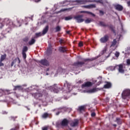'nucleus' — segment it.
Returning a JSON list of instances; mask_svg holds the SVG:
<instances>
[{
	"mask_svg": "<svg viewBox=\"0 0 130 130\" xmlns=\"http://www.w3.org/2000/svg\"><path fill=\"white\" fill-rule=\"evenodd\" d=\"M98 91V89L96 88H92L91 89H89L87 90V93H95V92H97Z\"/></svg>",
	"mask_w": 130,
	"mask_h": 130,
	"instance_id": "4468645a",
	"label": "nucleus"
},
{
	"mask_svg": "<svg viewBox=\"0 0 130 130\" xmlns=\"http://www.w3.org/2000/svg\"><path fill=\"white\" fill-rule=\"evenodd\" d=\"M86 109V106H81L80 107H79L78 109L79 110V111H80V112L81 111H84V110H85V109Z\"/></svg>",
	"mask_w": 130,
	"mask_h": 130,
	"instance_id": "aec40b11",
	"label": "nucleus"
},
{
	"mask_svg": "<svg viewBox=\"0 0 130 130\" xmlns=\"http://www.w3.org/2000/svg\"><path fill=\"white\" fill-rule=\"evenodd\" d=\"M18 59L19 60V63H20V59L19 58H18Z\"/></svg>",
	"mask_w": 130,
	"mask_h": 130,
	"instance_id": "052dcab7",
	"label": "nucleus"
},
{
	"mask_svg": "<svg viewBox=\"0 0 130 130\" xmlns=\"http://www.w3.org/2000/svg\"><path fill=\"white\" fill-rule=\"evenodd\" d=\"M100 14H102V15H103V14H104L103 11H100Z\"/></svg>",
	"mask_w": 130,
	"mask_h": 130,
	"instance_id": "864d4df0",
	"label": "nucleus"
},
{
	"mask_svg": "<svg viewBox=\"0 0 130 130\" xmlns=\"http://www.w3.org/2000/svg\"><path fill=\"white\" fill-rule=\"evenodd\" d=\"M49 115L47 113H45L44 114L42 115V118H47L48 117Z\"/></svg>",
	"mask_w": 130,
	"mask_h": 130,
	"instance_id": "c756f323",
	"label": "nucleus"
},
{
	"mask_svg": "<svg viewBox=\"0 0 130 130\" xmlns=\"http://www.w3.org/2000/svg\"><path fill=\"white\" fill-rule=\"evenodd\" d=\"M104 88L105 89H109V88H111V83L110 82H107L104 85Z\"/></svg>",
	"mask_w": 130,
	"mask_h": 130,
	"instance_id": "dca6fc26",
	"label": "nucleus"
},
{
	"mask_svg": "<svg viewBox=\"0 0 130 130\" xmlns=\"http://www.w3.org/2000/svg\"><path fill=\"white\" fill-rule=\"evenodd\" d=\"M78 124H79V120L75 119V120L72 121V122L70 124V125H71V126L75 127V126H77V125H78Z\"/></svg>",
	"mask_w": 130,
	"mask_h": 130,
	"instance_id": "0eeeda50",
	"label": "nucleus"
},
{
	"mask_svg": "<svg viewBox=\"0 0 130 130\" xmlns=\"http://www.w3.org/2000/svg\"><path fill=\"white\" fill-rule=\"evenodd\" d=\"M95 5L93 4L83 6L85 9H92V8H95Z\"/></svg>",
	"mask_w": 130,
	"mask_h": 130,
	"instance_id": "a211bd4d",
	"label": "nucleus"
},
{
	"mask_svg": "<svg viewBox=\"0 0 130 130\" xmlns=\"http://www.w3.org/2000/svg\"><path fill=\"white\" fill-rule=\"evenodd\" d=\"M44 94V93L43 92V94L41 93H32V95L34 96V98H35L36 99H38L40 97H42V95Z\"/></svg>",
	"mask_w": 130,
	"mask_h": 130,
	"instance_id": "1a4fd4ad",
	"label": "nucleus"
},
{
	"mask_svg": "<svg viewBox=\"0 0 130 130\" xmlns=\"http://www.w3.org/2000/svg\"><path fill=\"white\" fill-rule=\"evenodd\" d=\"M67 85L69 90H70V89L71 88V84L67 82L66 84H64V85Z\"/></svg>",
	"mask_w": 130,
	"mask_h": 130,
	"instance_id": "e433bc0d",
	"label": "nucleus"
},
{
	"mask_svg": "<svg viewBox=\"0 0 130 130\" xmlns=\"http://www.w3.org/2000/svg\"><path fill=\"white\" fill-rule=\"evenodd\" d=\"M114 126H116V124H113Z\"/></svg>",
	"mask_w": 130,
	"mask_h": 130,
	"instance_id": "e2e57ef3",
	"label": "nucleus"
},
{
	"mask_svg": "<svg viewBox=\"0 0 130 130\" xmlns=\"http://www.w3.org/2000/svg\"><path fill=\"white\" fill-rule=\"evenodd\" d=\"M42 130H48V127L47 126H45V127H43L42 128Z\"/></svg>",
	"mask_w": 130,
	"mask_h": 130,
	"instance_id": "79ce46f5",
	"label": "nucleus"
},
{
	"mask_svg": "<svg viewBox=\"0 0 130 130\" xmlns=\"http://www.w3.org/2000/svg\"><path fill=\"white\" fill-rule=\"evenodd\" d=\"M42 35H43L41 32H39V33L36 34V37L37 38L38 37H40V36H42Z\"/></svg>",
	"mask_w": 130,
	"mask_h": 130,
	"instance_id": "473e14b6",
	"label": "nucleus"
},
{
	"mask_svg": "<svg viewBox=\"0 0 130 130\" xmlns=\"http://www.w3.org/2000/svg\"><path fill=\"white\" fill-rule=\"evenodd\" d=\"M116 67H117V66H110L109 69L110 71H115V69H116Z\"/></svg>",
	"mask_w": 130,
	"mask_h": 130,
	"instance_id": "bb28decb",
	"label": "nucleus"
},
{
	"mask_svg": "<svg viewBox=\"0 0 130 130\" xmlns=\"http://www.w3.org/2000/svg\"><path fill=\"white\" fill-rule=\"evenodd\" d=\"M117 67H118V71L119 73H121L122 74L124 73V70H123V66L121 64L117 65Z\"/></svg>",
	"mask_w": 130,
	"mask_h": 130,
	"instance_id": "9d476101",
	"label": "nucleus"
},
{
	"mask_svg": "<svg viewBox=\"0 0 130 130\" xmlns=\"http://www.w3.org/2000/svg\"><path fill=\"white\" fill-rule=\"evenodd\" d=\"M24 41H25V42H27V41H29V38H25L24 39Z\"/></svg>",
	"mask_w": 130,
	"mask_h": 130,
	"instance_id": "c03bdc74",
	"label": "nucleus"
},
{
	"mask_svg": "<svg viewBox=\"0 0 130 130\" xmlns=\"http://www.w3.org/2000/svg\"><path fill=\"white\" fill-rule=\"evenodd\" d=\"M22 55L23 58L25 59L27 57V55H26V53L22 52Z\"/></svg>",
	"mask_w": 130,
	"mask_h": 130,
	"instance_id": "4c0bfd02",
	"label": "nucleus"
},
{
	"mask_svg": "<svg viewBox=\"0 0 130 130\" xmlns=\"http://www.w3.org/2000/svg\"><path fill=\"white\" fill-rule=\"evenodd\" d=\"M115 55L116 57H118V56H119V52H116V53H115Z\"/></svg>",
	"mask_w": 130,
	"mask_h": 130,
	"instance_id": "ea45409f",
	"label": "nucleus"
},
{
	"mask_svg": "<svg viewBox=\"0 0 130 130\" xmlns=\"http://www.w3.org/2000/svg\"><path fill=\"white\" fill-rule=\"evenodd\" d=\"M10 130H16V129H14V128H12V129H10Z\"/></svg>",
	"mask_w": 130,
	"mask_h": 130,
	"instance_id": "69168bd1",
	"label": "nucleus"
},
{
	"mask_svg": "<svg viewBox=\"0 0 130 130\" xmlns=\"http://www.w3.org/2000/svg\"><path fill=\"white\" fill-rule=\"evenodd\" d=\"M87 3H89V0H77L73 2V5H85V4H87Z\"/></svg>",
	"mask_w": 130,
	"mask_h": 130,
	"instance_id": "f257e3e1",
	"label": "nucleus"
},
{
	"mask_svg": "<svg viewBox=\"0 0 130 130\" xmlns=\"http://www.w3.org/2000/svg\"><path fill=\"white\" fill-rule=\"evenodd\" d=\"M91 22H92V20L90 19H87L85 20L86 24H89V23H91Z\"/></svg>",
	"mask_w": 130,
	"mask_h": 130,
	"instance_id": "72a5a7b5",
	"label": "nucleus"
},
{
	"mask_svg": "<svg viewBox=\"0 0 130 130\" xmlns=\"http://www.w3.org/2000/svg\"><path fill=\"white\" fill-rule=\"evenodd\" d=\"M100 25H101V26H106V25L105 24V23H104V22H101L100 23Z\"/></svg>",
	"mask_w": 130,
	"mask_h": 130,
	"instance_id": "37998d69",
	"label": "nucleus"
},
{
	"mask_svg": "<svg viewBox=\"0 0 130 130\" xmlns=\"http://www.w3.org/2000/svg\"><path fill=\"white\" fill-rule=\"evenodd\" d=\"M3 21H4V23H6V25H9V26H12V25H13V22L9 19V18L3 19Z\"/></svg>",
	"mask_w": 130,
	"mask_h": 130,
	"instance_id": "6e6552de",
	"label": "nucleus"
},
{
	"mask_svg": "<svg viewBox=\"0 0 130 130\" xmlns=\"http://www.w3.org/2000/svg\"><path fill=\"white\" fill-rule=\"evenodd\" d=\"M83 45H84V44H83L82 42H80L78 44V46H79V47H82Z\"/></svg>",
	"mask_w": 130,
	"mask_h": 130,
	"instance_id": "58836bf2",
	"label": "nucleus"
},
{
	"mask_svg": "<svg viewBox=\"0 0 130 130\" xmlns=\"http://www.w3.org/2000/svg\"><path fill=\"white\" fill-rule=\"evenodd\" d=\"M59 42H60V44H62V43H64V41L63 40H59Z\"/></svg>",
	"mask_w": 130,
	"mask_h": 130,
	"instance_id": "a18cd8bd",
	"label": "nucleus"
},
{
	"mask_svg": "<svg viewBox=\"0 0 130 130\" xmlns=\"http://www.w3.org/2000/svg\"><path fill=\"white\" fill-rule=\"evenodd\" d=\"M3 61H0V67H4V63L2 62Z\"/></svg>",
	"mask_w": 130,
	"mask_h": 130,
	"instance_id": "49530a36",
	"label": "nucleus"
},
{
	"mask_svg": "<svg viewBox=\"0 0 130 130\" xmlns=\"http://www.w3.org/2000/svg\"><path fill=\"white\" fill-rule=\"evenodd\" d=\"M28 51V47L27 46L23 47V48L22 49V52L26 53V51Z\"/></svg>",
	"mask_w": 130,
	"mask_h": 130,
	"instance_id": "7c9ffc66",
	"label": "nucleus"
},
{
	"mask_svg": "<svg viewBox=\"0 0 130 130\" xmlns=\"http://www.w3.org/2000/svg\"><path fill=\"white\" fill-rule=\"evenodd\" d=\"M72 19H73V18H72V17H71V16H68V17H65L64 20H65L66 21H69V20H72Z\"/></svg>",
	"mask_w": 130,
	"mask_h": 130,
	"instance_id": "f704fd0d",
	"label": "nucleus"
},
{
	"mask_svg": "<svg viewBox=\"0 0 130 130\" xmlns=\"http://www.w3.org/2000/svg\"><path fill=\"white\" fill-rule=\"evenodd\" d=\"M17 88H21L20 86H15V89H17Z\"/></svg>",
	"mask_w": 130,
	"mask_h": 130,
	"instance_id": "603ef678",
	"label": "nucleus"
},
{
	"mask_svg": "<svg viewBox=\"0 0 130 130\" xmlns=\"http://www.w3.org/2000/svg\"><path fill=\"white\" fill-rule=\"evenodd\" d=\"M47 75H48V73H47Z\"/></svg>",
	"mask_w": 130,
	"mask_h": 130,
	"instance_id": "774afa93",
	"label": "nucleus"
},
{
	"mask_svg": "<svg viewBox=\"0 0 130 130\" xmlns=\"http://www.w3.org/2000/svg\"><path fill=\"white\" fill-rule=\"evenodd\" d=\"M93 85V83L91 82H87L85 83L82 84V88H84V87H91Z\"/></svg>",
	"mask_w": 130,
	"mask_h": 130,
	"instance_id": "ddd939ff",
	"label": "nucleus"
},
{
	"mask_svg": "<svg viewBox=\"0 0 130 130\" xmlns=\"http://www.w3.org/2000/svg\"><path fill=\"white\" fill-rule=\"evenodd\" d=\"M55 32H59L61 30V27L59 26H57L55 27Z\"/></svg>",
	"mask_w": 130,
	"mask_h": 130,
	"instance_id": "a878e982",
	"label": "nucleus"
},
{
	"mask_svg": "<svg viewBox=\"0 0 130 130\" xmlns=\"http://www.w3.org/2000/svg\"><path fill=\"white\" fill-rule=\"evenodd\" d=\"M49 50H50V48H49L47 49L48 52H49Z\"/></svg>",
	"mask_w": 130,
	"mask_h": 130,
	"instance_id": "6e6d98bb",
	"label": "nucleus"
},
{
	"mask_svg": "<svg viewBox=\"0 0 130 130\" xmlns=\"http://www.w3.org/2000/svg\"><path fill=\"white\" fill-rule=\"evenodd\" d=\"M116 121L118 124H121V121L120 120V119H119V118H117Z\"/></svg>",
	"mask_w": 130,
	"mask_h": 130,
	"instance_id": "c9c22d12",
	"label": "nucleus"
},
{
	"mask_svg": "<svg viewBox=\"0 0 130 130\" xmlns=\"http://www.w3.org/2000/svg\"><path fill=\"white\" fill-rule=\"evenodd\" d=\"M6 94V91L2 89H0V96L5 95Z\"/></svg>",
	"mask_w": 130,
	"mask_h": 130,
	"instance_id": "c85d7f7f",
	"label": "nucleus"
},
{
	"mask_svg": "<svg viewBox=\"0 0 130 130\" xmlns=\"http://www.w3.org/2000/svg\"><path fill=\"white\" fill-rule=\"evenodd\" d=\"M130 95V90L128 89H125L122 93V98L123 99H126Z\"/></svg>",
	"mask_w": 130,
	"mask_h": 130,
	"instance_id": "f03ea898",
	"label": "nucleus"
},
{
	"mask_svg": "<svg viewBox=\"0 0 130 130\" xmlns=\"http://www.w3.org/2000/svg\"><path fill=\"white\" fill-rule=\"evenodd\" d=\"M110 56V54H109L108 56H107V57H109Z\"/></svg>",
	"mask_w": 130,
	"mask_h": 130,
	"instance_id": "680f3d73",
	"label": "nucleus"
},
{
	"mask_svg": "<svg viewBox=\"0 0 130 130\" xmlns=\"http://www.w3.org/2000/svg\"><path fill=\"white\" fill-rule=\"evenodd\" d=\"M127 5H128V7H130V1H129V2H127Z\"/></svg>",
	"mask_w": 130,
	"mask_h": 130,
	"instance_id": "3c124183",
	"label": "nucleus"
},
{
	"mask_svg": "<svg viewBox=\"0 0 130 130\" xmlns=\"http://www.w3.org/2000/svg\"><path fill=\"white\" fill-rule=\"evenodd\" d=\"M126 63L127 66H130V59H128L126 60Z\"/></svg>",
	"mask_w": 130,
	"mask_h": 130,
	"instance_id": "a19ab883",
	"label": "nucleus"
},
{
	"mask_svg": "<svg viewBox=\"0 0 130 130\" xmlns=\"http://www.w3.org/2000/svg\"><path fill=\"white\" fill-rule=\"evenodd\" d=\"M70 32H71V31L70 30H68L67 31V34H70Z\"/></svg>",
	"mask_w": 130,
	"mask_h": 130,
	"instance_id": "5fc2aeb1",
	"label": "nucleus"
},
{
	"mask_svg": "<svg viewBox=\"0 0 130 130\" xmlns=\"http://www.w3.org/2000/svg\"><path fill=\"white\" fill-rule=\"evenodd\" d=\"M91 116L94 117L95 115H96V114L94 112H93L91 114Z\"/></svg>",
	"mask_w": 130,
	"mask_h": 130,
	"instance_id": "de8ad7c7",
	"label": "nucleus"
},
{
	"mask_svg": "<svg viewBox=\"0 0 130 130\" xmlns=\"http://www.w3.org/2000/svg\"><path fill=\"white\" fill-rule=\"evenodd\" d=\"M64 11H66V9H62V10H61V12H64Z\"/></svg>",
	"mask_w": 130,
	"mask_h": 130,
	"instance_id": "13d9d810",
	"label": "nucleus"
},
{
	"mask_svg": "<svg viewBox=\"0 0 130 130\" xmlns=\"http://www.w3.org/2000/svg\"><path fill=\"white\" fill-rule=\"evenodd\" d=\"M108 39H109V37L108 36L106 35L100 39V42L101 43H106V42L108 41Z\"/></svg>",
	"mask_w": 130,
	"mask_h": 130,
	"instance_id": "20e7f679",
	"label": "nucleus"
},
{
	"mask_svg": "<svg viewBox=\"0 0 130 130\" xmlns=\"http://www.w3.org/2000/svg\"><path fill=\"white\" fill-rule=\"evenodd\" d=\"M13 66H14V62H12L11 64V66L13 67Z\"/></svg>",
	"mask_w": 130,
	"mask_h": 130,
	"instance_id": "bf43d9fd",
	"label": "nucleus"
},
{
	"mask_svg": "<svg viewBox=\"0 0 130 130\" xmlns=\"http://www.w3.org/2000/svg\"><path fill=\"white\" fill-rule=\"evenodd\" d=\"M59 51L60 52H65V51H67V48L60 47L59 48Z\"/></svg>",
	"mask_w": 130,
	"mask_h": 130,
	"instance_id": "6ab92c4d",
	"label": "nucleus"
},
{
	"mask_svg": "<svg viewBox=\"0 0 130 130\" xmlns=\"http://www.w3.org/2000/svg\"><path fill=\"white\" fill-rule=\"evenodd\" d=\"M48 28H49L48 25H47L45 27V28L43 30V33H42L43 35H45V34L47 33V31H48Z\"/></svg>",
	"mask_w": 130,
	"mask_h": 130,
	"instance_id": "f3484780",
	"label": "nucleus"
},
{
	"mask_svg": "<svg viewBox=\"0 0 130 130\" xmlns=\"http://www.w3.org/2000/svg\"><path fill=\"white\" fill-rule=\"evenodd\" d=\"M50 89L51 91H53L54 93H58L60 91V88L58 87L56 85H54L53 86H50Z\"/></svg>",
	"mask_w": 130,
	"mask_h": 130,
	"instance_id": "7ed1b4c3",
	"label": "nucleus"
},
{
	"mask_svg": "<svg viewBox=\"0 0 130 130\" xmlns=\"http://www.w3.org/2000/svg\"><path fill=\"white\" fill-rule=\"evenodd\" d=\"M83 83V81L81 80H79L78 82H77V84H82Z\"/></svg>",
	"mask_w": 130,
	"mask_h": 130,
	"instance_id": "09e8293b",
	"label": "nucleus"
},
{
	"mask_svg": "<svg viewBox=\"0 0 130 130\" xmlns=\"http://www.w3.org/2000/svg\"><path fill=\"white\" fill-rule=\"evenodd\" d=\"M62 126H67L68 124H69V120H68L67 119H64L62 121L61 123Z\"/></svg>",
	"mask_w": 130,
	"mask_h": 130,
	"instance_id": "f8f14e48",
	"label": "nucleus"
},
{
	"mask_svg": "<svg viewBox=\"0 0 130 130\" xmlns=\"http://www.w3.org/2000/svg\"><path fill=\"white\" fill-rule=\"evenodd\" d=\"M48 71H49V69H48L47 70V72H48Z\"/></svg>",
	"mask_w": 130,
	"mask_h": 130,
	"instance_id": "0e129e2a",
	"label": "nucleus"
},
{
	"mask_svg": "<svg viewBox=\"0 0 130 130\" xmlns=\"http://www.w3.org/2000/svg\"><path fill=\"white\" fill-rule=\"evenodd\" d=\"M40 63L43 64V66H46V67H48L49 66V62L46 59H42L39 61Z\"/></svg>",
	"mask_w": 130,
	"mask_h": 130,
	"instance_id": "423d86ee",
	"label": "nucleus"
},
{
	"mask_svg": "<svg viewBox=\"0 0 130 130\" xmlns=\"http://www.w3.org/2000/svg\"><path fill=\"white\" fill-rule=\"evenodd\" d=\"M115 9L116 10H117V11H122V10L123 9V7H122V6H121V5H117L115 6Z\"/></svg>",
	"mask_w": 130,
	"mask_h": 130,
	"instance_id": "2eb2a0df",
	"label": "nucleus"
},
{
	"mask_svg": "<svg viewBox=\"0 0 130 130\" xmlns=\"http://www.w3.org/2000/svg\"><path fill=\"white\" fill-rule=\"evenodd\" d=\"M81 13H86V14H88L89 15H91L93 17L95 16V15L91 12H88V11H81Z\"/></svg>",
	"mask_w": 130,
	"mask_h": 130,
	"instance_id": "393cba45",
	"label": "nucleus"
},
{
	"mask_svg": "<svg viewBox=\"0 0 130 130\" xmlns=\"http://www.w3.org/2000/svg\"><path fill=\"white\" fill-rule=\"evenodd\" d=\"M34 2H35L36 3H38L39 2H40L41 0H34Z\"/></svg>",
	"mask_w": 130,
	"mask_h": 130,
	"instance_id": "8fccbe9b",
	"label": "nucleus"
},
{
	"mask_svg": "<svg viewBox=\"0 0 130 130\" xmlns=\"http://www.w3.org/2000/svg\"><path fill=\"white\" fill-rule=\"evenodd\" d=\"M6 57H7L6 54L2 55L1 57L0 61H4V60H5V59H6Z\"/></svg>",
	"mask_w": 130,
	"mask_h": 130,
	"instance_id": "5701e85b",
	"label": "nucleus"
},
{
	"mask_svg": "<svg viewBox=\"0 0 130 130\" xmlns=\"http://www.w3.org/2000/svg\"><path fill=\"white\" fill-rule=\"evenodd\" d=\"M35 43V39L32 38L31 40L28 42L29 45H33Z\"/></svg>",
	"mask_w": 130,
	"mask_h": 130,
	"instance_id": "4be33fe9",
	"label": "nucleus"
},
{
	"mask_svg": "<svg viewBox=\"0 0 130 130\" xmlns=\"http://www.w3.org/2000/svg\"><path fill=\"white\" fill-rule=\"evenodd\" d=\"M82 64H84V62L78 61L77 62L74 63V66H82Z\"/></svg>",
	"mask_w": 130,
	"mask_h": 130,
	"instance_id": "b1692460",
	"label": "nucleus"
},
{
	"mask_svg": "<svg viewBox=\"0 0 130 130\" xmlns=\"http://www.w3.org/2000/svg\"><path fill=\"white\" fill-rule=\"evenodd\" d=\"M98 56L95 57H93V58H91L90 59H85L84 60V61H92V60H95V59H97V58H98Z\"/></svg>",
	"mask_w": 130,
	"mask_h": 130,
	"instance_id": "412c9836",
	"label": "nucleus"
},
{
	"mask_svg": "<svg viewBox=\"0 0 130 130\" xmlns=\"http://www.w3.org/2000/svg\"><path fill=\"white\" fill-rule=\"evenodd\" d=\"M4 19H3L2 20H0V28H2V27H4Z\"/></svg>",
	"mask_w": 130,
	"mask_h": 130,
	"instance_id": "2f4dec72",
	"label": "nucleus"
},
{
	"mask_svg": "<svg viewBox=\"0 0 130 130\" xmlns=\"http://www.w3.org/2000/svg\"><path fill=\"white\" fill-rule=\"evenodd\" d=\"M100 3H103L102 1H101Z\"/></svg>",
	"mask_w": 130,
	"mask_h": 130,
	"instance_id": "338daca9",
	"label": "nucleus"
},
{
	"mask_svg": "<svg viewBox=\"0 0 130 130\" xmlns=\"http://www.w3.org/2000/svg\"><path fill=\"white\" fill-rule=\"evenodd\" d=\"M71 2V0H67L64 1L62 3H60V5L61 7H66V6H68L70 5V2Z\"/></svg>",
	"mask_w": 130,
	"mask_h": 130,
	"instance_id": "9b49d317",
	"label": "nucleus"
},
{
	"mask_svg": "<svg viewBox=\"0 0 130 130\" xmlns=\"http://www.w3.org/2000/svg\"><path fill=\"white\" fill-rule=\"evenodd\" d=\"M117 42H116V39H114L113 41L112 42V45H111V47L115 46V45H116Z\"/></svg>",
	"mask_w": 130,
	"mask_h": 130,
	"instance_id": "cd10ccee",
	"label": "nucleus"
},
{
	"mask_svg": "<svg viewBox=\"0 0 130 130\" xmlns=\"http://www.w3.org/2000/svg\"><path fill=\"white\" fill-rule=\"evenodd\" d=\"M58 114H59V112H57V113H56V115H58Z\"/></svg>",
	"mask_w": 130,
	"mask_h": 130,
	"instance_id": "4d7b16f0",
	"label": "nucleus"
},
{
	"mask_svg": "<svg viewBox=\"0 0 130 130\" xmlns=\"http://www.w3.org/2000/svg\"><path fill=\"white\" fill-rule=\"evenodd\" d=\"M82 17L83 15H78L75 17V19L78 23H82V22H84V19L81 18Z\"/></svg>",
	"mask_w": 130,
	"mask_h": 130,
	"instance_id": "39448f33",
	"label": "nucleus"
}]
</instances>
